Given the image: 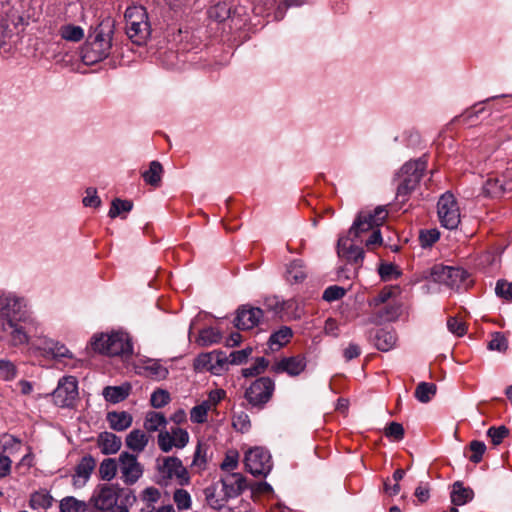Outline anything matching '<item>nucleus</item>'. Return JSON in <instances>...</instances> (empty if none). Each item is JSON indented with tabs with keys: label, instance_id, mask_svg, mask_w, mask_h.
<instances>
[{
	"label": "nucleus",
	"instance_id": "obj_55",
	"mask_svg": "<svg viewBox=\"0 0 512 512\" xmlns=\"http://www.w3.org/2000/svg\"><path fill=\"white\" fill-rule=\"evenodd\" d=\"M16 367L9 360H0V379L4 381L13 380L16 377Z\"/></svg>",
	"mask_w": 512,
	"mask_h": 512
},
{
	"label": "nucleus",
	"instance_id": "obj_24",
	"mask_svg": "<svg viewBox=\"0 0 512 512\" xmlns=\"http://www.w3.org/2000/svg\"><path fill=\"white\" fill-rule=\"evenodd\" d=\"M474 497V491L470 487H465L462 482L456 481L452 486L451 502L455 506H462L470 502Z\"/></svg>",
	"mask_w": 512,
	"mask_h": 512
},
{
	"label": "nucleus",
	"instance_id": "obj_16",
	"mask_svg": "<svg viewBox=\"0 0 512 512\" xmlns=\"http://www.w3.org/2000/svg\"><path fill=\"white\" fill-rule=\"evenodd\" d=\"M306 358L302 355L282 358L271 367L274 373H287L290 376L300 375L306 368Z\"/></svg>",
	"mask_w": 512,
	"mask_h": 512
},
{
	"label": "nucleus",
	"instance_id": "obj_29",
	"mask_svg": "<svg viewBox=\"0 0 512 512\" xmlns=\"http://www.w3.org/2000/svg\"><path fill=\"white\" fill-rule=\"evenodd\" d=\"M293 336L292 329L288 326H282L272 333L268 340V346L271 350H279L290 342Z\"/></svg>",
	"mask_w": 512,
	"mask_h": 512
},
{
	"label": "nucleus",
	"instance_id": "obj_25",
	"mask_svg": "<svg viewBox=\"0 0 512 512\" xmlns=\"http://www.w3.org/2000/svg\"><path fill=\"white\" fill-rule=\"evenodd\" d=\"M5 330L9 332L10 335V345L12 346H20L28 343L29 337L17 322H15L13 319H7L6 323L4 324Z\"/></svg>",
	"mask_w": 512,
	"mask_h": 512
},
{
	"label": "nucleus",
	"instance_id": "obj_10",
	"mask_svg": "<svg viewBox=\"0 0 512 512\" xmlns=\"http://www.w3.org/2000/svg\"><path fill=\"white\" fill-rule=\"evenodd\" d=\"M246 470L254 476H266L272 469L269 452L261 447L249 449L244 459Z\"/></svg>",
	"mask_w": 512,
	"mask_h": 512
},
{
	"label": "nucleus",
	"instance_id": "obj_50",
	"mask_svg": "<svg viewBox=\"0 0 512 512\" xmlns=\"http://www.w3.org/2000/svg\"><path fill=\"white\" fill-rule=\"evenodd\" d=\"M503 191V186L497 178H488L483 186V193L488 197L499 196Z\"/></svg>",
	"mask_w": 512,
	"mask_h": 512
},
{
	"label": "nucleus",
	"instance_id": "obj_23",
	"mask_svg": "<svg viewBox=\"0 0 512 512\" xmlns=\"http://www.w3.org/2000/svg\"><path fill=\"white\" fill-rule=\"evenodd\" d=\"M23 307V299L14 295H7L0 298L1 311L8 319L15 321L16 316L21 313Z\"/></svg>",
	"mask_w": 512,
	"mask_h": 512
},
{
	"label": "nucleus",
	"instance_id": "obj_34",
	"mask_svg": "<svg viewBox=\"0 0 512 512\" xmlns=\"http://www.w3.org/2000/svg\"><path fill=\"white\" fill-rule=\"evenodd\" d=\"M375 346L380 351H389L396 344V335L388 330L380 329L375 335Z\"/></svg>",
	"mask_w": 512,
	"mask_h": 512
},
{
	"label": "nucleus",
	"instance_id": "obj_35",
	"mask_svg": "<svg viewBox=\"0 0 512 512\" xmlns=\"http://www.w3.org/2000/svg\"><path fill=\"white\" fill-rule=\"evenodd\" d=\"M306 276V269L300 260L292 261L287 267L286 279L291 284L302 282Z\"/></svg>",
	"mask_w": 512,
	"mask_h": 512
},
{
	"label": "nucleus",
	"instance_id": "obj_62",
	"mask_svg": "<svg viewBox=\"0 0 512 512\" xmlns=\"http://www.w3.org/2000/svg\"><path fill=\"white\" fill-rule=\"evenodd\" d=\"M252 354V348L246 347L245 349L233 351L230 353V364L240 365L247 361L248 357Z\"/></svg>",
	"mask_w": 512,
	"mask_h": 512
},
{
	"label": "nucleus",
	"instance_id": "obj_27",
	"mask_svg": "<svg viewBox=\"0 0 512 512\" xmlns=\"http://www.w3.org/2000/svg\"><path fill=\"white\" fill-rule=\"evenodd\" d=\"M204 494L207 504L215 510L224 507L228 499H230L222 490L218 492V486L215 484L206 487Z\"/></svg>",
	"mask_w": 512,
	"mask_h": 512
},
{
	"label": "nucleus",
	"instance_id": "obj_18",
	"mask_svg": "<svg viewBox=\"0 0 512 512\" xmlns=\"http://www.w3.org/2000/svg\"><path fill=\"white\" fill-rule=\"evenodd\" d=\"M222 492H224L229 498H235L239 496L246 488L245 478L240 473H227L220 480Z\"/></svg>",
	"mask_w": 512,
	"mask_h": 512
},
{
	"label": "nucleus",
	"instance_id": "obj_59",
	"mask_svg": "<svg viewBox=\"0 0 512 512\" xmlns=\"http://www.w3.org/2000/svg\"><path fill=\"white\" fill-rule=\"evenodd\" d=\"M496 295L505 300H512V283L501 279L498 280L495 287Z\"/></svg>",
	"mask_w": 512,
	"mask_h": 512
},
{
	"label": "nucleus",
	"instance_id": "obj_52",
	"mask_svg": "<svg viewBox=\"0 0 512 512\" xmlns=\"http://www.w3.org/2000/svg\"><path fill=\"white\" fill-rule=\"evenodd\" d=\"M469 450L471 451V455L469 456V460L472 463H479L482 460V457L486 451V445L484 442L479 440H473L469 444Z\"/></svg>",
	"mask_w": 512,
	"mask_h": 512
},
{
	"label": "nucleus",
	"instance_id": "obj_48",
	"mask_svg": "<svg viewBox=\"0 0 512 512\" xmlns=\"http://www.w3.org/2000/svg\"><path fill=\"white\" fill-rule=\"evenodd\" d=\"M509 435V429L504 426H492L487 430V436L491 439L492 443L497 446Z\"/></svg>",
	"mask_w": 512,
	"mask_h": 512
},
{
	"label": "nucleus",
	"instance_id": "obj_37",
	"mask_svg": "<svg viewBox=\"0 0 512 512\" xmlns=\"http://www.w3.org/2000/svg\"><path fill=\"white\" fill-rule=\"evenodd\" d=\"M59 34L62 39L71 42H79L84 38V30L77 25L66 24L60 27Z\"/></svg>",
	"mask_w": 512,
	"mask_h": 512
},
{
	"label": "nucleus",
	"instance_id": "obj_45",
	"mask_svg": "<svg viewBox=\"0 0 512 512\" xmlns=\"http://www.w3.org/2000/svg\"><path fill=\"white\" fill-rule=\"evenodd\" d=\"M133 203L129 200H121L116 198L112 201L111 207L109 209V217L116 218L121 214V212H129L132 210Z\"/></svg>",
	"mask_w": 512,
	"mask_h": 512
},
{
	"label": "nucleus",
	"instance_id": "obj_44",
	"mask_svg": "<svg viewBox=\"0 0 512 512\" xmlns=\"http://www.w3.org/2000/svg\"><path fill=\"white\" fill-rule=\"evenodd\" d=\"M208 402H202L199 405L194 406L190 411V420L193 423L202 424L207 421V414L210 410Z\"/></svg>",
	"mask_w": 512,
	"mask_h": 512
},
{
	"label": "nucleus",
	"instance_id": "obj_19",
	"mask_svg": "<svg viewBox=\"0 0 512 512\" xmlns=\"http://www.w3.org/2000/svg\"><path fill=\"white\" fill-rule=\"evenodd\" d=\"M337 253L339 257L345 258L349 262L360 265L364 259L363 248L349 243V238H340L337 243Z\"/></svg>",
	"mask_w": 512,
	"mask_h": 512
},
{
	"label": "nucleus",
	"instance_id": "obj_43",
	"mask_svg": "<svg viewBox=\"0 0 512 512\" xmlns=\"http://www.w3.org/2000/svg\"><path fill=\"white\" fill-rule=\"evenodd\" d=\"M144 369L147 376L155 380L165 379L168 375V369L157 361L149 362Z\"/></svg>",
	"mask_w": 512,
	"mask_h": 512
},
{
	"label": "nucleus",
	"instance_id": "obj_3",
	"mask_svg": "<svg viewBox=\"0 0 512 512\" xmlns=\"http://www.w3.org/2000/svg\"><path fill=\"white\" fill-rule=\"evenodd\" d=\"M124 17L127 36L137 45L144 44L151 32L146 9L141 5L129 6Z\"/></svg>",
	"mask_w": 512,
	"mask_h": 512
},
{
	"label": "nucleus",
	"instance_id": "obj_57",
	"mask_svg": "<svg viewBox=\"0 0 512 512\" xmlns=\"http://www.w3.org/2000/svg\"><path fill=\"white\" fill-rule=\"evenodd\" d=\"M345 293L346 290L343 287L332 285L324 290L322 298L327 302H333L341 299Z\"/></svg>",
	"mask_w": 512,
	"mask_h": 512
},
{
	"label": "nucleus",
	"instance_id": "obj_15",
	"mask_svg": "<svg viewBox=\"0 0 512 512\" xmlns=\"http://www.w3.org/2000/svg\"><path fill=\"white\" fill-rule=\"evenodd\" d=\"M263 317L262 309L249 305H242L237 309L235 326L241 330L252 329L257 326Z\"/></svg>",
	"mask_w": 512,
	"mask_h": 512
},
{
	"label": "nucleus",
	"instance_id": "obj_41",
	"mask_svg": "<svg viewBox=\"0 0 512 512\" xmlns=\"http://www.w3.org/2000/svg\"><path fill=\"white\" fill-rule=\"evenodd\" d=\"M61 512H86L87 505L74 497H65L60 501Z\"/></svg>",
	"mask_w": 512,
	"mask_h": 512
},
{
	"label": "nucleus",
	"instance_id": "obj_6",
	"mask_svg": "<svg viewBox=\"0 0 512 512\" xmlns=\"http://www.w3.org/2000/svg\"><path fill=\"white\" fill-rule=\"evenodd\" d=\"M387 216L388 211L383 206H378L373 211H360L349 229V236L352 237L351 241H362L361 235L381 226Z\"/></svg>",
	"mask_w": 512,
	"mask_h": 512
},
{
	"label": "nucleus",
	"instance_id": "obj_11",
	"mask_svg": "<svg viewBox=\"0 0 512 512\" xmlns=\"http://www.w3.org/2000/svg\"><path fill=\"white\" fill-rule=\"evenodd\" d=\"M119 492L120 489L115 485H100L94 490L90 503L97 512L110 511L117 504Z\"/></svg>",
	"mask_w": 512,
	"mask_h": 512
},
{
	"label": "nucleus",
	"instance_id": "obj_47",
	"mask_svg": "<svg viewBox=\"0 0 512 512\" xmlns=\"http://www.w3.org/2000/svg\"><path fill=\"white\" fill-rule=\"evenodd\" d=\"M394 291L395 289L393 287H384L375 297L369 300V306L378 309L393 297Z\"/></svg>",
	"mask_w": 512,
	"mask_h": 512
},
{
	"label": "nucleus",
	"instance_id": "obj_14",
	"mask_svg": "<svg viewBox=\"0 0 512 512\" xmlns=\"http://www.w3.org/2000/svg\"><path fill=\"white\" fill-rule=\"evenodd\" d=\"M119 468L121 472V478L127 485L136 483L143 474V468L137 461V457L128 452H122L120 454Z\"/></svg>",
	"mask_w": 512,
	"mask_h": 512
},
{
	"label": "nucleus",
	"instance_id": "obj_13",
	"mask_svg": "<svg viewBox=\"0 0 512 512\" xmlns=\"http://www.w3.org/2000/svg\"><path fill=\"white\" fill-rule=\"evenodd\" d=\"M157 442L160 450L167 453L173 448H184L189 442V434L185 429L172 427L170 431H160Z\"/></svg>",
	"mask_w": 512,
	"mask_h": 512
},
{
	"label": "nucleus",
	"instance_id": "obj_20",
	"mask_svg": "<svg viewBox=\"0 0 512 512\" xmlns=\"http://www.w3.org/2000/svg\"><path fill=\"white\" fill-rule=\"evenodd\" d=\"M198 361L208 370L218 374L224 366L230 364V358L222 351H213L199 356Z\"/></svg>",
	"mask_w": 512,
	"mask_h": 512
},
{
	"label": "nucleus",
	"instance_id": "obj_1",
	"mask_svg": "<svg viewBox=\"0 0 512 512\" xmlns=\"http://www.w3.org/2000/svg\"><path fill=\"white\" fill-rule=\"evenodd\" d=\"M114 21L111 18L102 20L94 29L82 48L81 58L87 65H93L107 58L112 47Z\"/></svg>",
	"mask_w": 512,
	"mask_h": 512
},
{
	"label": "nucleus",
	"instance_id": "obj_22",
	"mask_svg": "<svg viewBox=\"0 0 512 512\" xmlns=\"http://www.w3.org/2000/svg\"><path fill=\"white\" fill-rule=\"evenodd\" d=\"M109 427L114 431H125L133 422V417L127 411H110L106 415Z\"/></svg>",
	"mask_w": 512,
	"mask_h": 512
},
{
	"label": "nucleus",
	"instance_id": "obj_46",
	"mask_svg": "<svg viewBox=\"0 0 512 512\" xmlns=\"http://www.w3.org/2000/svg\"><path fill=\"white\" fill-rule=\"evenodd\" d=\"M52 504V497L47 493L36 492L31 495L29 505L32 509H47Z\"/></svg>",
	"mask_w": 512,
	"mask_h": 512
},
{
	"label": "nucleus",
	"instance_id": "obj_2",
	"mask_svg": "<svg viewBox=\"0 0 512 512\" xmlns=\"http://www.w3.org/2000/svg\"><path fill=\"white\" fill-rule=\"evenodd\" d=\"M91 345L94 351L107 356H129L133 353L131 339L123 332L94 336Z\"/></svg>",
	"mask_w": 512,
	"mask_h": 512
},
{
	"label": "nucleus",
	"instance_id": "obj_51",
	"mask_svg": "<svg viewBox=\"0 0 512 512\" xmlns=\"http://www.w3.org/2000/svg\"><path fill=\"white\" fill-rule=\"evenodd\" d=\"M507 348L508 341L505 335L501 332H494L491 335V340L488 342V349L504 352L507 350Z\"/></svg>",
	"mask_w": 512,
	"mask_h": 512
},
{
	"label": "nucleus",
	"instance_id": "obj_56",
	"mask_svg": "<svg viewBox=\"0 0 512 512\" xmlns=\"http://www.w3.org/2000/svg\"><path fill=\"white\" fill-rule=\"evenodd\" d=\"M151 405L154 408H162L170 402V394L163 389H157L151 395Z\"/></svg>",
	"mask_w": 512,
	"mask_h": 512
},
{
	"label": "nucleus",
	"instance_id": "obj_49",
	"mask_svg": "<svg viewBox=\"0 0 512 512\" xmlns=\"http://www.w3.org/2000/svg\"><path fill=\"white\" fill-rule=\"evenodd\" d=\"M378 272L381 279L384 281L397 279L401 275L398 267L392 263H382L378 268Z\"/></svg>",
	"mask_w": 512,
	"mask_h": 512
},
{
	"label": "nucleus",
	"instance_id": "obj_21",
	"mask_svg": "<svg viewBox=\"0 0 512 512\" xmlns=\"http://www.w3.org/2000/svg\"><path fill=\"white\" fill-rule=\"evenodd\" d=\"M97 444L104 455H110L120 450L122 442L114 433L105 431L99 434Z\"/></svg>",
	"mask_w": 512,
	"mask_h": 512
},
{
	"label": "nucleus",
	"instance_id": "obj_39",
	"mask_svg": "<svg viewBox=\"0 0 512 512\" xmlns=\"http://www.w3.org/2000/svg\"><path fill=\"white\" fill-rule=\"evenodd\" d=\"M117 462L113 458L104 459L99 466V476L102 480L111 481L117 473Z\"/></svg>",
	"mask_w": 512,
	"mask_h": 512
},
{
	"label": "nucleus",
	"instance_id": "obj_61",
	"mask_svg": "<svg viewBox=\"0 0 512 512\" xmlns=\"http://www.w3.org/2000/svg\"><path fill=\"white\" fill-rule=\"evenodd\" d=\"M447 328L454 335L461 337L466 334V325L456 317H450L447 320Z\"/></svg>",
	"mask_w": 512,
	"mask_h": 512
},
{
	"label": "nucleus",
	"instance_id": "obj_58",
	"mask_svg": "<svg viewBox=\"0 0 512 512\" xmlns=\"http://www.w3.org/2000/svg\"><path fill=\"white\" fill-rule=\"evenodd\" d=\"M404 434L405 431L403 425L398 422H391L385 428V436L396 441L402 440L404 438Z\"/></svg>",
	"mask_w": 512,
	"mask_h": 512
},
{
	"label": "nucleus",
	"instance_id": "obj_63",
	"mask_svg": "<svg viewBox=\"0 0 512 512\" xmlns=\"http://www.w3.org/2000/svg\"><path fill=\"white\" fill-rule=\"evenodd\" d=\"M85 207H98L101 204L100 198L97 196L95 188L89 187L86 189V196L82 200Z\"/></svg>",
	"mask_w": 512,
	"mask_h": 512
},
{
	"label": "nucleus",
	"instance_id": "obj_17",
	"mask_svg": "<svg viewBox=\"0 0 512 512\" xmlns=\"http://www.w3.org/2000/svg\"><path fill=\"white\" fill-rule=\"evenodd\" d=\"M96 467V460L91 455H85L81 458L75 467L73 474V485L75 487H83L91 477L92 472Z\"/></svg>",
	"mask_w": 512,
	"mask_h": 512
},
{
	"label": "nucleus",
	"instance_id": "obj_32",
	"mask_svg": "<svg viewBox=\"0 0 512 512\" xmlns=\"http://www.w3.org/2000/svg\"><path fill=\"white\" fill-rule=\"evenodd\" d=\"M400 306L396 304H387L383 308H378L375 312L373 323L390 322L396 320L400 315Z\"/></svg>",
	"mask_w": 512,
	"mask_h": 512
},
{
	"label": "nucleus",
	"instance_id": "obj_42",
	"mask_svg": "<svg viewBox=\"0 0 512 512\" xmlns=\"http://www.w3.org/2000/svg\"><path fill=\"white\" fill-rule=\"evenodd\" d=\"M268 366L269 361L266 358L258 357L252 366L242 369V376L246 378L258 376L262 374Z\"/></svg>",
	"mask_w": 512,
	"mask_h": 512
},
{
	"label": "nucleus",
	"instance_id": "obj_8",
	"mask_svg": "<svg viewBox=\"0 0 512 512\" xmlns=\"http://www.w3.org/2000/svg\"><path fill=\"white\" fill-rule=\"evenodd\" d=\"M275 383L270 377H260L253 381L245 391V399L253 407L263 409L271 400Z\"/></svg>",
	"mask_w": 512,
	"mask_h": 512
},
{
	"label": "nucleus",
	"instance_id": "obj_9",
	"mask_svg": "<svg viewBox=\"0 0 512 512\" xmlns=\"http://www.w3.org/2000/svg\"><path fill=\"white\" fill-rule=\"evenodd\" d=\"M437 214L441 225L449 230L456 229L460 224V210L455 196L445 192L438 200Z\"/></svg>",
	"mask_w": 512,
	"mask_h": 512
},
{
	"label": "nucleus",
	"instance_id": "obj_28",
	"mask_svg": "<svg viewBox=\"0 0 512 512\" xmlns=\"http://www.w3.org/2000/svg\"><path fill=\"white\" fill-rule=\"evenodd\" d=\"M166 425L167 419L163 413L156 411L146 413L143 426L147 432L167 431Z\"/></svg>",
	"mask_w": 512,
	"mask_h": 512
},
{
	"label": "nucleus",
	"instance_id": "obj_31",
	"mask_svg": "<svg viewBox=\"0 0 512 512\" xmlns=\"http://www.w3.org/2000/svg\"><path fill=\"white\" fill-rule=\"evenodd\" d=\"M40 349L45 355L54 359L64 357L71 358L70 351L63 344L55 342L52 339H44Z\"/></svg>",
	"mask_w": 512,
	"mask_h": 512
},
{
	"label": "nucleus",
	"instance_id": "obj_53",
	"mask_svg": "<svg viewBox=\"0 0 512 512\" xmlns=\"http://www.w3.org/2000/svg\"><path fill=\"white\" fill-rule=\"evenodd\" d=\"M173 500L179 510H187L191 507V496L184 489H176L173 494Z\"/></svg>",
	"mask_w": 512,
	"mask_h": 512
},
{
	"label": "nucleus",
	"instance_id": "obj_54",
	"mask_svg": "<svg viewBox=\"0 0 512 512\" xmlns=\"http://www.w3.org/2000/svg\"><path fill=\"white\" fill-rule=\"evenodd\" d=\"M239 453L236 450H230L226 453L223 462L220 467L223 471L231 473L238 467Z\"/></svg>",
	"mask_w": 512,
	"mask_h": 512
},
{
	"label": "nucleus",
	"instance_id": "obj_40",
	"mask_svg": "<svg viewBox=\"0 0 512 512\" xmlns=\"http://www.w3.org/2000/svg\"><path fill=\"white\" fill-rule=\"evenodd\" d=\"M207 464V447L198 443L194 452L193 461L191 463V468L200 472L206 468Z\"/></svg>",
	"mask_w": 512,
	"mask_h": 512
},
{
	"label": "nucleus",
	"instance_id": "obj_30",
	"mask_svg": "<svg viewBox=\"0 0 512 512\" xmlns=\"http://www.w3.org/2000/svg\"><path fill=\"white\" fill-rule=\"evenodd\" d=\"M130 385L107 386L103 389L102 395L107 402L116 404L124 401L130 393Z\"/></svg>",
	"mask_w": 512,
	"mask_h": 512
},
{
	"label": "nucleus",
	"instance_id": "obj_33",
	"mask_svg": "<svg viewBox=\"0 0 512 512\" xmlns=\"http://www.w3.org/2000/svg\"><path fill=\"white\" fill-rule=\"evenodd\" d=\"M163 167L160 162L152 161L149 169L142 173V178L146 184L153 187H159L161 184Z\"/></svg>",
	"mask_w": 512,
	"mask_h": 512
},
{
	"label": "nucleus",
	"instance_id": "obj_4",
	"mask_svg": "<svg viewBox=\"0 0 512 512\" xmlns=\"http://www.w3.org/2000/svg\"><path fill=\"white\" fill-rule=\"evenodd\" d=\"M158 483L168 485L172 481L180 486L190 483V476L186 467L178 457H159L156 460Z\"/></svg>",
	"mask_w": 512,
	"mask_h": 512
},
{
	"label": "nucleus",
	"instance_id": "obj_7",
	"mask_svg": "<svg viewBox=\"0 0 512 512\" xmlns=\"http://www.w3.org/2000/svg\"><path fill=\"white\" fill-rule=\"evenodd\" d=\"M430 278L432 281L445 284L452 289H459L462 286H468L469 274L460 267L437 264L430 269Z\"/></svg>",
	"mask_w": 512,
	"mask_h": 512
},
{
	"label": "nucleus",
	"instance_id": "obj_64",
	"mask_svg": "<svg viewBox=\"0 0 512 512\" xmlns=\"http://www.w3.org/2000/svg\"><path fill=\"white\" fill-rule=\"evenodd\" d=\"M382 236L379 227L374 229L370 236L365 240V245L368 249H374L377 246L382 245Z\"/></svg>",
	"mask_w": 512,
	"mask_h": 512
},
{
	"label": "nucleus",
	"instance_id": "obj_26",
	"mask_svg": "<svg viewBox=\"0 0 512 512\" xmlns=\"http://www.w3.org/2000/svg\"><path fill=\"white\" fill-rule=\"evenodd\" d=\"M149 442V436L140 429L132 430L125 439L126 446L134 452L144 451Z\"/></svg>",
	"mask_w": 512,
	"mask_h": 512
},
{
	"label": "nucleus",
	"instance_id": "obj_12",
	"mask_svg": "<svg viewBox=\"0 0 512 512\" xmlns=\"http://www.w3.org/2000/svg\"><path fill=\"white\" fill-rule=\"evenodd\" d=\"M53 401L59 407H71L78 397L77 379L74 376L63 377L54 390Z\"/></svg>",
	"mask_w": 512,
	"mask_h": 512
},
{
	"label": "nucleus",
	"instance_id": "obj_38",
	"mask_svg": "<svg viewBox=\"0 0 512 512\" xmlns=\"http://www.w3.org/2000/svg\"><path fill=\"white\" fill-rule=\"evenodd\" d=\"M222 339L220 330L214 327L202 329L199 333L198 342L202 346H210L219 343Z\"/></svg>",
	"mask_w": 512,
	"mask_h": 512
},
{
	"label": "nucleus",
	"instance_id": "obj_36",
	"mask_svg": "<svg viewBox=\"0 0 512 512\" xmlns=\"http://www.w3.org/2000/svg\"><path fill=\"white\" fill-rule=\"evenodd\" d=\"M437 386L434 383L420 382L415 389V398L421 403L429 402L436 394Z\"/></svg>",
	"mask_w": 512,
	"mask_h": 512
},
{
	"label": "nucleus",
	"instance_id": "obj_60",
	"mask_svg": "<svg viewBox=\"0 0 512 512\" xmlns=\"http://www.w3.org/2000/svg\"><path fill=\"white\" fill-rule=\"evenodd\" d=\"M440 233L436 229L424 230L420 232L419 240L422 247H430L438 241Z\"/></svg>",
	"mask_w": 512,
	"mask_h": 512
},
{
	"label": "nucleus",
	"instance_id": "obj_5",
	"mask_svg": "<svg viewBox=\"0 0 512 512\" xmlns=\"http://www.w3.org/2000/svg\"><path fill=\"white\" fill-rule=\"evenodd\" d=\"M427 162L419 158L414 161L406 162L397 174L399 181L397 186V198H402L404 202L407 196L417 187L421 180L424 171L426 170Z\"/></svg>",
	"mask_w": 512,
	"mask_h": 512
}]
</instances>
